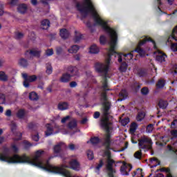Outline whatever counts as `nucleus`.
<instances>
[{
    "label": "nucleus",
    "mask_w": 177,
    "mask_h": 177,
    "mask_svg": "<svg viewBox=\"0 0 177 177\" xmlns=\"http://www.w3.org/2000/svg\"><path fill=\"white\" fill-rule=\"evenodd\" d=\"M105 156L107 157L106 160V169L108 171V175L109 177H114L113 174H115V162L114 160L111 159V155L110 154V151L106 150L105 151Z\"/></svg>",
    "instance_id": "20e7f679"
},
{
    "label": "nucleus",
    "mask_w": 177,
    "mask_h": 177,
    "mask_svg": "<svg viewBox=\"0 0 177 177\" xmlns=\"http://www.w3.org/2000/svg\"><path fill=\"white\" fill-rule=\"evenodd\" d=\"M80 50V46L77 45L71 46V48L68 50V53H77Z\"/></svg>",
    "instance_id": "6ab92c4d"
},
{
    "label": "nucleus",
    "mask_w": 177,
    "mask_h": 177,
    "mask_svg": "<svg viewBox=\"0 0 177 177\" xmlns=\"http://www.w3.org/2000/svg\"><path fill=\"white\" fill-rule=\"evenodd\" d=\"M75 37L73 39L74 42L77 43V42H80V41H81L82 39V35L79 32L75 31Z\"/></svg>",
    "instance_id": "412c9836"
},
{
    "label": "nucleus",
    "mask_w": 177,
    "mask_h": 177,
    "mask_svg": "<svg viewBox=\"0 0 177 177\" xmlns=\"http://www.w3.org/2000/svg\"><path fill=\"white\" fill-rule=\"evenodd\" d=\"M22 77L24 79V86H25V88H28L30 82L37 81V75H35L28 76L27 73H22Z\"/></svg>",
    "instance_id": "6e6552de"
},
{
    "label": "nucleus",
    "mask_w": 177,
    "mask_h": 177,
    "mask_svg": "<svg viewBox=\"0 0 177 177\" xmlns=\"http://www.w3.org/2000/svg\"><path fill=\"white\" fill-rule=\"evenodd\" d=\"M161 172H166V174H169V171H171L169 168L162 167L160 169Z\"/></svg>",
    "instance_id": "864d4df0"
},
{
    "label": "nucleus",
    "mask_w": 177,
    "mask_h": 177,
    "mask_svg": "<svg viewBox=\"0 0 177 177\" xmlns=\"http://www.w3.org/2000/svg\"><path fill=\"white\" fill-rule=\"evenodd\" d=\"M45 154V151L38 150L35 153V156L32 159L30 157L22 155L21 156L15 154L12 156H10L8 151H4L0 153V161H5L8 162V164H23L26 162L30 165H34L38 168H41L46 171H49V172H53V174H59L62 171L59 168L56 166L49 164L48 160H41L40 157H42Z\"/></svg>",
    "instance_id": "f257e3e1"
},
{
    "label": "nucleus",
    "mask_w": 177,
    "mask_h": 177,
    "mask_svg": "<svg viewBox=\"0 0 177 177\" xmlns=\"http://www.w3.org/2000/svg\"><path fill=\"white\" fill-rule=\"evenodd\" d=\"M68 127L70 129H74V128H77V120L72 119L68 124Z\"/></svg>",
    "instance_id": "aec40b11"
},
{
    "label": "nucleus",
    "mask_w": 177,
    "mask_h": 177,
    "mask_svg": "<svg viewBox=\"0 0 177 177\" xmlns=\"http://www.w3.org/2000/svg\"><path fill=\"white\" fill-rule=\"evenodd\" d=\"M62 52H63V49L61 47H57L56 48L57 55H60V53H62Z\"/></svg>",
    "instance_id": "4d7b16f0"
},
{
    "label": "nucleus",
    "mask_w": 177,
    "mask_h": 177,
    "mask_svg": "<svg viewBox=\"0 0 177 177\" xmlns=\"http://www.w3.org/2000/svg\"><path fill=\"white\" fill-rule=\"evenodd\" d=\"M6 102V97H5V95L0 94V104H5Z\"/></svg>",
    "instance_id": "58836bf2"
},
{
    "label": "nucleus",
    "mask_w": 177,
    "mask_h": 177,
    "mask_svg": "<svg viewBox=\"0 0 177 177\" xmlns=\"http://www.w3.org/2000/svg\"><path fill=\"white\" fill-rule=\"evenodd\" d=\"M171 48L173 52H177V44H172Z\"/></svg>",
    "instance_id": "5fc2aeb1"
},
{
    "label": "nucleus",
    "mask_w": 177,
    "mask_h": 177,
    "mask_svg": "<svg viewBox=\"0 0 177 177\" xmlns=\"http://www.w3.org/2000/svg\"><path fill=\"white\" fill-rule=\"evenodd\" d=\"M152 44L153 45L154 49L156 50L154 52V54L157 55L156 60H158V62H164L165 60V58L167 57V55L158 50L157 46L156 45V41H152Z\"/></svg>",
    "instance_id": "1a4fd4ad"
},
{
    "label": "nucleus",
    "mask_w": 177,
    "mask_h": 177,
    "mask_svg": "<svg viewBox=\"0 0 177 177\" xmlns=\"http://www.w3.org/2000/svg\"><path fill=\"white\" fill-rule=\"evenodd\" d=\"M0 81L3 82H8L9 81V76L3 71H0Z\"/></svg>",
    "instance_id": "4468645a"
},
{
    "label": "nucleus",
    "mask_w": 177,
    "mask_h": 177,
    "mask_svg": "<svg viewBox=\"0 0 177 177\" xmlns=\"http://www.w3.org/2000/svg\"><path fill=\"white\" fill-rule=\"evenodd\" d=\"M27 53L30 55V56H37V57H39V55H41V50L38 49H32L28 50Z\"/></svg>",
    "instance_id": "dca6fc26"
},
{
    "label": "nucleus",
    "mask_w": 177,
    "mask_h": 177,
    "mask_svg": "<svg viewBox=\"0 0 177 177\" xmlns=\"http://www.w3.org/2000/svg\"><path fill=\"white\" fill-rule=\"evenodd\" d=\"M20 66H22V67H26V66L28 65V62H27V60L25 59H21L19 62Z\"/></svg>",
    "instance_id": "473e14b6"
},
{
    "label": "nucleus",
    "mask_w": 177,
    "mask_h": 177,
    "mask_svg": "<svg viewBox=\"0 0 177 177\" xmlns=\"http://www.w3.org/2000/svg\"><path fill=\"white\" fill-rule=\"evenodd\" d=\"M74 59H75V60H80V59H81V55H80V54L75 55L74 56Z\"/></svg>",
    "instance_id": "69168bd1"
},
{
    "label": "nucleus",
    "mask_w": 177,
    "mask_h": 177,
    "mask_svg": "<svg viewBox=\"0 0 177 177\" xmlns=\"http://www.w3.org/2000/svg\"><path fill=\"white\" fill-rule=\"evenodd\" d=\"M101 100L103 102V116L101 119V127L105 129L106 134L105 136L104 145L106 149H109L110 146V131H111V122L109 121V114H110V102L107 100V96L106 93H102L101 95Z\"/></svg>",
    "instance_id": "7ed1b4c3"
},
{
    "label": "nucleus",
    "mask_w": 177,
    "mask_h": 177,
    "mask_svg": "<svg viewBox=\"0 0 177 177\" xmlns=\"http://www.w3.org/2000/svg\"><path fill=\"white\" fill-rule=\"evenodd\" d=\"M149 41H150L151 42L154 41L153 39H151V38L146 37L142 40L140 41L138 45L137 46V48L135 50V52L139 53L141 57H145L146 56V53L140 48V46L145 45V44H146Z\"/></svg>",
    "instance_id": "423d86ee"
},
{
    "label": "nucleus",
    "mask_w": 177,
    "mask_h": 177,
    "mask_svg": "<svg viewBox=\"0 0 177 177\" xmlns=\"http://www.w3.org/2000/svg\"><path fill=\"white\" fill-rule=\"evenodd\" d=\"M46 74H52L53 73V69H52V65L50 64H46Z\"/></svg>",
    "instance_id": "2f4dec72"
},
{
    "label": "nucleus",
    "mask_w": 177,
    "mask_h": 177,
    "mask_svg": "<svg viewBox=\"0 0 177 177\" xmlns=\"http://www.w3.org/2000/svg\"><path fill=\"white\" fill-rule=\"evenodd\" d=\"M23 37H24V35L21 32H17L15 34L16 39H21V38H23Z\"/></svg>",
    "instance_id": "c03bdc74"
},
{
    "label": "nucleus",
    "mask_w": 177,
    "mask_h": 177,
    "mask_svg": "<svg viewBox=\"0 0 177 177\" xmlns=\"http://www.w3.org/2000/svg\"><path fill=\"white\" fill-rule=\"evenodd\" d=\"M27 9H28V8L26 4H19L17 7V12L21 13V15H24V13H27Z\"/></svg>",
    "instance_id": "ddd939ff"
},
{
    "label": "nucleus",
    "mask_w": 177,
    "mask_h": 177,
    "mask_svg": "<svg viewBox=\"0 0 177 177\" xmlns=\"http://www.w3.org/2000/svg\"><path fill=\"white\" fill-rule=\"evenodd\" d=\"M77 7L81 13H86L87 12H90L95 20V22L99 26H102V28H104L106 32H109L110 37V48H115V46H117L118 39L117 32L115 30H114V29L109 27V26H107V22L104 21V20L100 17V15H99L97 11H96V9H95V6H93L92 1L84 0V3H77Z\"/></svg>",
    "instance_id": "f03ea898"
},
{
    "label": "nucleus",
    "mask_w": 177,
    "mask_h": 177,
    "mask_svg": "<svg viewBox=\"0 0 177 177\" xmlns=\"http://www.w3.org/2000/svg\"><path fill=\"white\" fill-rule=\"evenodd\" d=\"M127 68H128V65L127 64V62H123V63L122 64L120 68V71H122V73H125Z\"/></svg>",
    "instance_id": "c756f323"
},
{
    "label": "nucleus",
    "mask_w": 177,
    "mask_h": 177,
    "mask_svg": "<svg viewBox=\"0 0 177 177\" xmlns=\"http://www.w3.org/2000/svg\"><path fill=\"white\" fill-rule=\"evenodd\" d=\"M164 85H165V82H164V80H160L156 84L158 88H164Z\"/></svg>",
    "instance_id": "f704fd0d"
},
{
    "label": "nucleus",
    "mask_w": 177,
    "mask_h": 177,
    "mask_svg": "<svg viewBox=\"0 0 177 177\" xmlns=\"http://www.w3.org/2000/svg\"><path fill=\"white\" fill-rule=\"evenodd\" d=\"M151 162L152 164L155 163L154 167H157V165H160V160L156 158H151Z\"/></svg>",
    "instance_id": "4c0bfd02"
},
{
    "label": "nucleus",
    "mask_w": 177,
    "mask_h": 177,
    "mask_svg": "<svg viewBox=\"0 0 177 177\" xmlns=\"http://www.w3.org/2000/svg\"><path fill=\"white\" fill-rule=\"evenodd\" d=\"M137 177H143V171L141 169H138L136 171H134V174H133V176Z\"/></svg>",
    "instance_id": "cd10ccee"
},
{
    "label": "nucleus",
    "mask_w": 177,
    "mask_h": 177,
    "mask_svg": "<svg viewBox=\"0 0 177 177\" xmlns=\"http://www.w3.org/2000/svg\"><path fill=\"white\" fill-rule=\"evenodd\" d=\"M10 125L12 131H15V129H16V123H15V122H12Z\"/></svg>",
    "instance_id": "680f3d73"
},
{
    "label": "nucleus",
    "mask_w": 177,
    "mask_h": 177,
    "mask_svg": "<svg viewBox=\"0 0 177 177\" xmlns=\"http://www.w3.org/2000/svg\"><path fill=\"white\" fill-rule=\"evenodd\" d=\"M141 93H142V95H147L149 93V88L147 87L142 88L141 89Z\"/></svg>",
    "instance_id": "49530a36"
},
{
    "label": "nucleus",
    "mask_w": 177,
    "mask_h": 177,
    "mask_svg": "<svg viewBox=\"0 0 177 177\" xmlns=\"http://www.w3.org/2000/svg\"><path fill=\"white\" fill-rule=\"evenodd\" d=\"M129 123V118H126L121 120V124L123 125V127H125V125L128 124Z\"/></svg>",
    "instance_id": "ea45409f"
},
{
    "label": "nucleus",
    "mask_w": 177,
    "mask_h": 177,
    "mask_svg": "<svg viewBox=\"0 0 177 177\" xmlns=\"http://www.w3.org/2000/svg\"><path fill=\"white\" fill-rule=\"evenodd\" d=\"M171 133L174 138H177V130H172Z\"/></svg>",
    "instance_id": "052dcab7"
},
{
    "label": "nucleus",
    "mask_w": 177,
    "mask_h": 177,
    "mask_svg": "<svg viewBox=\"0 0 177 177\" xmlns=\"http://www.w3.org/2000/svg\"><path fill=\"white\" fill-rule=\"evenodd\" d=\"M68 71L69 73H71V77H73L74 75H77V74H78V68H77V67L74 66H71L68 68Z\"/></svg>",
    "instance_id": "5701e85b"
},
{
    "label": "nucleus",
    "mask_w": 177,
    "mask_h": 177,
    "mask_svg": "<svg viewBox=\"0 0 177 177\" xmlns=\"http://www.w3.org/2000/svg\"><path fill=\"white\" fill-rule=\"evenodd\" d=\"M64 172H68V171L64 169V168H71V169H73L74 171H80L81 166L80 165V162L78 160L73 159L69 162V165H62L60 167H57Z\"/></svg>",
    "instance_id": "39448f33"
},
{
    "label": "nucleus",
    "mask_w": 177,
    "mask_h": 177,
    "mask_svg": "<svg viewBox=\"0 0 177 177\" xmlns=\"http://www.w3.org/2000/svg\"><path fill=\"white\" fill-rule=\"evenodd\" d=\"M6 115L7 117H11L12 116V111L10 109H8L6 111Z\"/></svg>",
    "instance_id": "13d9d810"
},
{
    "label": "nucleus",
    "mask_w": 177,
    "mask_h": 177,
    "mask_svg": "<svg viewBox=\"0 0 177 177\" xmlns=\"http://www.w3.org/2000/svg\"><path fill=\"white\" fill-rule=\"evenodd\" d=\"M138 145L140 149H151V139L143 136L140 139Z\"/></svg>",
    "instance_id": "0eeeda50"
},
{
    "label": "nucleus",
    "mask_w": 177,
    "mask_h": 177,
    "mask_svg": "<svg viewBox=\"0 0 177 177\" xmlns=\"http://www.w3.org/2000/svg\"><path fill=\"white\" fill-rule=\"evenodd\" d=\"M50 27V22L48 19H44L41 21V28L42 30H48Z\"/></svg>",
    "instance_id": "2eb2a0df"
},
{
    "label": "nucleus",
    "mask_w": 177,
    "mask_h": 177,
    "mask_svg": "<svg viewBox=\"0 0 177 177\" xmlns=\"http://www.w3.org/2000/svg\"><path fill=\"white\" fill-rule=\"evenodd\" d=\"M135 158H137L138 160H140L142 158V151H137L134 153Z\"/></svg>",
    "instance_id": "e433bc0d"
},
{
    "label": "nucleus",
    "mask_w": 177,
    "mask_h": 177,
    "mask_svg": "<svg viewBox=\"0 0 177 177\" xmlns=\"http://www.w3.org/2000/svg\"><path fill=\"white\" fill-rule=\"evenodd\" d=\"M90 142L92 143V145H97V143L100 142V140L99 138L94 137L90 140Z\"/></svg>",
    "instance_id": "c9c22d12"
},
{
    "label": "nucleus",
    "mask_w": 177,
    "mask_h": 177,
    "mask_svg": "<svg viewBox=\"0 0 177 177\" xmlns=\"http://www.w3.org/2000/svg\"><path fill=\"white\" fill-rule=\"evenodd\" d=\"M103 165H104L103 160H100V163H99V165L96 167V169H97V171H99V169H100V168L103 167Z\"/></svg>",
    "instance_id": "603ef678"
},
{
    "label": "nucleus",
    "mask_w": 177,
    "mask_h": 177,
    "mask_svg": "<svg viewBox=\"0 0 177 177\" xmlns=\"http://www.w3.org/2000/svg\"><path fill=\"white\" fill-rule=\"evenodd\" d=\"M70 86H71V88H75V86H77V82H71Z\"/></svg>",
    "instance_id": "0e129e2a"
},
{
    "label": "nucleus",
    "mask_w": 177,
    "mask_h": 177,
    "mask_svg": "<svg viewBox=\"0 0 177 177\" xmlns=\"http://www.w3.org/2000/svg\"><path fill=\"white\" fill-rule=\"evenodd\" d=\"M133 51H131V53L122 55V54H116L115 57H117L118 61L119 63H121L122 62V59L127 61V60H131L132 57H133Z\"/></svg>",
    "instance_id": "9d476101"
},
{
    "label": "nucleus",
    "mask_w": 177,
    "mask_h": 177,
    "mask_svg": "<svg viewBox=\"0 0 177 177\" xmlns=\"http://www.w3.org/2000/svg\"><path fill=\"white\" fill-rule=\"evenodd\" d=\"M63 146H64V144H63L62 142H60L55 145L54 147V153H60V150H62V147H63Z\"/></svg>",
    "instance_id": "b1692460"
},
{
    "label": "nucleus",
    "mask_w": 177,
    "mask_h": 177,
    "mask_svg": "<svg viewBox=\"0 0 177 177\" xmlns=\"http://www.w3.org/2000/svg\"><path fill=\"white\" fill-rule=\"evenodd\" d=\"M29 99L30 100H38V94L35 92H31L29 94Z\"/></svg>",
    "instance_id": "bb28decb"
},
{
    "label": "nucleus",
    "mask_w": 177,
    "mask_h": 177,
    "mask_svg": "<svg viewBox=\"0 0 177 177\" xmlns=\"http://www.w3.org/2000/svg\"><path fill=\"white\" fill-rule=\"evenodd\" d=\"M100 117V112L96 111L94 113L93 118L97 119Z\"/></svg>",
    "instance_id": "6e6d98bb"
},
{
    "label": "nucleus",
    "mask_w": 177,
    "mask_h": 177,
    "mask_svg": "<svg viewBox=\"0 0 177 177\" xmlns=\"http://www.w3.org/2000/svg\"><path fill=\"white\" fill-rule=\"evenodd\" d=\"M24 110L20 109L17 113V117H19V118H23V117H24Z\"/></svg>",
    "instance_id": "79ce46f5"
},
{
    "label": "nucleus",
    "mask_w": 177,
    "mask_h": 177,
    "mask_svg": "<svg viewBox=\"0 0 177 177\" xmlns=\"http://www.w3.org/2000/svg\"><path fill=\"white\" fill-rule=\"evenodd\" d=\"M47 130L46 131V136H50V135H52V132L53 131V129L50 126V124H46Z\"/></svg>",
    "instance_id": "393cba45"
},
{
    "label": "nucleus",
    "mask_w": 177,
    "mask_h": 177,
    "mask_svg": "<svg viewBox=\"0 0 177 177\" xmlns=\"http://www.w3.org/2000/svg\"><path fill=\"white\" fill-rule=\"evenodd\" d=\"M100 42L102 45H104V44H106V37L101 36L100 38Z\"/></svg>",
    "instance_id": "de8ad7c7"
},
{
    "label": "nucleus",
    "mask_w": 177,
    "mask_h": 177,
    "mask_svg": "<svg viewBox=\"0 0 177 177\" xmlns=\"http://www.w3.org/2000/svg\"><path fill=\"white\" fill-rule=\"evenodd\" d=\"M100 51V50L99 49V47L96 46V44L92 45L89 48V53H92L93 55L99 53Z\"/></svg>",
    "instance_id": "f3484780"
},
{
    "label": "nucleus",
    "mask_w": 177,
    "mask_h": 177,
    "mask_svg": "<svg viewBox=\"0 0 177 177\" xmlns=\"http://www.w3.org/2000/svg\"><path fill=\"white\" fill-rule=\"evenodd\" d=\"M136 129H138V124L136 123H132L130 126L131 133H135Z\"/></svg>",
    "instance_id": "c85d7f7f"
},
{
    "label": "nucleus",
    "mask_w": 177,
    "mask_h": 177,
    "mask_svg": "<svg viewBox=\"0 0 177 177\" xmlns=\"http://www.w3.org/2000/svg\"><path fill=\"white\" fill-rule=\"evenodd\" d=\"M87 157L88 160H93V152L91 151H87Z\"/></svg>",
    "instance_id": "37998d69"
},
{
    "label": "nucleus",
    "mask_w": 177,
    "mask_h": 177,
    "mask_svg": "<svg viewBox=\"0 0 177 177\" xmlns=\"http://www.w3.org/2000/svg\"><path fill=\"white\" fill-rule=\"evenodd\" d=\"M153 129H154V126L153 124H149L147 127V132L148 133H151V132H153Z\"/></svg>",
    "instance_id": "a19ab883"
},
{
    "label": "nucleus",
    "mask_w": 177,
    "mask_h": 177,
    "mask_svg": "<svg viewBox=\"0 0 177 177\" xmlns=\"http://www.w3.org/2000/svg\"><path fill=\"white\" fill-rule=\"evenodd\" d=\"M71 78V75H70L68 73H65L61 77L60 81L61 82H68Z\"/></svg>",
    "instance_id": "a211bd4d"
},
{
    "label": "nucleus",
    "mask_w": 177,
    "mask_h": 177,
    "mask_svg": "<svg viewBox=\"0 0 177 177\" xmlns=\"http://www.w3.org/2000/svg\"><path fill=\"white\" fill-rule=\"evenodd\" d=\"M69 149L70 150H74V149H75V145H74L73 144H70Z\"/></svg>",
    "instance_id": "774afa93"
},
{
    "label": "nucleus",
    "mask_w": 177,
    "mask_h": 177,
    "mask_svg": "<svg viewBox=\"0 0 177 177\" xmlns=\"http://www.w3.org/2000/svg\"><path fill=\"white\" fill-rule=\"evenodd\" d=\"M119 96L120 97V100H124V99H126V97L128 96V93H127V91L125 90H122L119 94Z\"/></svg>",
    "instance_id": "a878e982"
},
{
    "label": "nucleus",
    "mask_w": 177,
    "mask_h": 177,
    "mask_svg": "<svg viewBox=\"0 0 177 177\" xmlns=\"http://www.w3.org/2000/svg\"><path fill=\"white\" fill-rule=\"evenodd\" d=\"M46 56H52L53 55V49L49 48L46 50Z\"/></svg>",
    "instance_id": "a18cd8bd"
},
{
    "label": "nucleus",
    "mask_w": 177,
    "mask_h": 177,
    "mask_svg": "<svg viewBox=\"0 0 177 177\" xmlns=\"http://www.w3.org/2000/svg\"><path fill=\"white\" fill-rule=\"evenodd\" d=\"M177 127V120H175L171 122V128H176Z\"/></svg>",
    "instance_id": "bf43d9fd"
},
{
    "label": "nucleus",
    "mask_w": 177,
    "mask_h": 177,
    "mask_svg": "<svg viewBox=\"0 0 177 177\" xmlns=\"http://www.w3.org/2000/svg\"><path fill=\"white\" fill-rule=\"evenodd\" d=\"M32 140H35V142H38V140H39V136H38V134L32 136Z\"/></svg>",
    "instance_id": "3c124183"
},
{
    "label": "nucleus",
    "mask_w": 177,
    "mask_h": 177,
    "mask_svg": "<svg viewBox=\"0 0 177 177\" xmlns=\"http://www.w3.org/2000/svg\"><path fill=\"white\" fill-rule=\"evenodd\" d=\"M68 120H70V116H66L65 118H62L61 120V122L62 124H66V122H67V121H68Z\"/></svg>",
    "instance_id": "8fccbe9b"
},
{
    "label": "nucleus",
    "mask_w": 177,
    "mask_h": 177,
    "mask_svg": "<svg viewBox=\"0 0 177 177\" xmlns=\"http://www.w3.org/2000/svg\"><path fill=\"white\" fill-rule=\"evenodd\" d=\"M68 109V104L67 102H59L58 104V109L59 110H67Z\"/></svg>",
    "instance_id": "4be33fe9"
},
{
    "label": "nucleus",
    "mask_w": 177,
    "mask_h": 177,
    "mask_svg": "<svg viewBox=\"0 0 177 177\" xmlns=\"http://www.w3.org/2000/svg\"><path fill=\"white\" fill-rule=\"evenodd\" d=\"M17 2H19V0H9L8 3L11 5V6H15Z\"/></svg>",
    "instance_id": "09e8293b"
},
{
    "label": "nucleus",
    "mask_w": 177,
    "mask_h": 177,
    "mask_svg": "<svg viewBox=\"0 0 177 177\" xmlns=\"http://www.w3.org/2000/svg\"><path fill=\"white\" fill-rule=\"evenodd\" d=\"M12 147L14 153H17V151H19V149L17 148V147L15 145H13Z\"/></svg>",
    "instance_id": "e2e57ef3"
},
{
    "label": "nucleus",
    "mask_w": 177,
    "mask_h": 177,
    "mask_svg": "<svg viewBox=\"0 0 177 177\" xmlns=\"http://www.w3.org/2000/svg\"><path fill=\"white\" fill-rule=\"evenodd\" d=\"M145 113H143V112L139 113L136 117L137 121H142V120H143V118H145Z\"/></svg>",
    "instance_id": "72a5a7b5"
},
{
    "label": "nucleus",
    "mask_w": 177,
    "mask_h": 177,
    "mask_svg": "<svg viewBox=\"0 0 177 177\" xmlns=\"http://www.w3.org/2000/svg\"><path fill=\"white\" fill-rule=\"evenodd\" d=\"M59 35L62 39H67L70 37V32L66 28H62L59 30Z\"/></svg>",
    "instance_id": "f8f14e48"
},
{
    "label": "nucleus",
    "mask_w": 177,
    "mask_h": 177,
    "mask_svg": "<svg viewBox=\"0 0 177 177\" xmlns=\"http://www.w3.org/2000/svg\"><path fill=\"white\" fill-rule=\"evenodd\" d=\"M132 169V166L129 164L123 165L120 168V172L122 175H129V172H131Z\"/></svg>",
    "instance_id": "9b49d317"
},
{
    "label": "nucleus",
    "mask_w": 177,
    "mask_h": 177,
    "mask_svg": "<svg viewBox=\"0 0 177 177\" xmlns=\"http://www.w3.org/2000/svg\"><path fill=\"white\" fill-rule=\"evenodd\" d=\"M31 3L32 5H34V6H37L38 3V1L37 0H31Z\"/></svg>",
    "instance_id": "338daca9"
},
{
    "label": "nucleus",
    "mask_w": 177,
    "mask_h": 177,
    "mask_svg": "<svg viewBox=\"0 0 177 177\" xmlns=\"http://www.w3.org/2000/svg\"><path fill=\"white\" fill-rule=\"evenodd\" d=\"M168 106V102L167 101H160L159 102V106L160 109H167Z\"/></svg>",
    "instance_id": "7c9ffc66"
}]
</instances>
